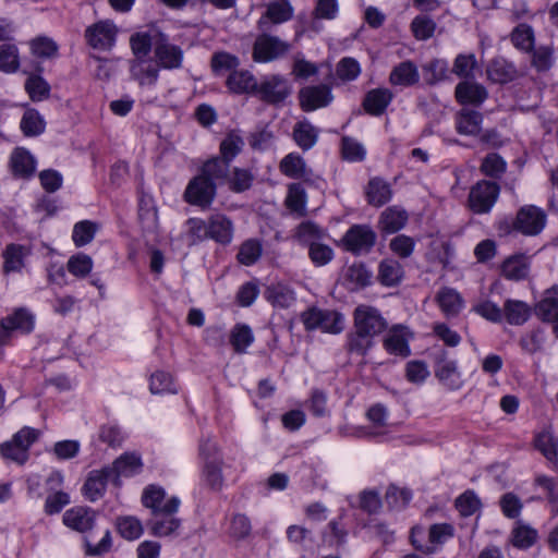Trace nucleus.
Returning <instances> with one entry per match:
<instances>
[{
  "instance_id": "obj_1",
  "label": "nucleus",
  "mask_w": 558,
  "mask_h": 558,
  "mask_svg": "<svg viewBox=\"0 0 558 558\" xmlns=\"http://www.w3.org/2000/svg\"><path fill=\"white\" fill-rule=\"evenodd\" d=\"M388 327L387 320L373 306L361 305L353 313V330L345 337L344 349L349 355L364 357L375 345V338Z\"/></svg>"
},
{
  "instance_id": "obj_2",
  "label": "nucleus",
  "mask_w": 558,
  "mask_h": 558,
  "mask_svg": "<svg viewBox=\"0 0 558 558\" xmlns=\"http://www.w3.org/2000/svg\"><path fill=\"white\" fill-rule=\"evenodd\" d=\"M547 217L545 211L536 205L521 206L515 217L504 215L494 222V228L499 238H507L513 233L525 236L538 235L546 226Z\"/></svg>"
},
{
  "instance_id": "obj_3",
  "label": "nucleus",
  "mask_w": 558,
  "mask_h": 558,
  "mask_svg": "<svg viewBox=\"0 0 558 558\" xmlns=\"http://www.w3.org/2000/svg\"><path fill=\"white\" fill-rule=\"evenodd\" d=\"M377 242V234L367 223H354L342 235L339 246L353 256L369 254Z\"/></svg>"
},
{
  "instance_id": "obj_4",
  "label": "nucleus",
  "mask_w": 558,
  "mask_h": 558,
  "mask_svg": "<svg viewBox=\"0 0 558 558\" xmlns=\"http://www.w3.org/2000/svg\"><path fill=\"white\" fill-rule=\"evenodd\" d=\"M500 195V185L495 181L480 180L470 190L468 207L474 215L489 214Z\"/></svg>"
},
{
  "instance_id": "obj_5",
  "label": "nucleus",
  "mask_w": 558,
  "mask_h": 558,
  "mask_svg": "<svg viewBox=\"0 0 558 558\" xmlns=\"http://www.w3.org/2000/svg\"><path fill=\"white\" fill-rule=\"evenodd\" d=\"M291 92V85L283 75L270 74L257 83L254 96L267 105L279 106L290 97Z\"/></svg>"
},
{
  "instance_id": "obj_6",
  "label": "nucleus",
  "mask_w": 558,
  "mask_h": 558,
  "mask_svg": "<svg viewBox=\"0 0 558 558\" xmlns=\"http://www.w3.org/2000/svg\"><path fill=\"white\" fill-rule=\"evenodd\" d=\"M434 373L438 381L450 391H457L463 387L464 381L458 362L449 359L448 351L445 349L435 354Z\"/></svg>"
},
{
  "instance_id": "obj_7",
  "label": "nucleus",
  "mask_w": 558,
  "mask_h": 558,
  "mask_svg": "<svg viewBox=\"0 0 558 558\" xmlns=\"http://www.w3.org/2000/svg\"><path fill=\"white\" fill-rule=\"evenodd\" d=\"M290 49V45L277 36L260 34L253 45L252 57L255 62H270L283 57Z\"/></svg>"
},
{
  "instance_id": "obj_8",
  "label": "nucleus",
  "mask_w": 558,
  "mask_h": 558,
  "mask_svg": "<svg viewBox=\"0 0 558 558\" xmlns=\"http://www.w3.org/2000/svg\"><path fill=\"white\" fill-rule=\"evenodd\" d=\"M184 52L178 45L170 43L169 37L161 33L158 35L155 49L154 60L160 69L175 70L182 66Z\"/></svg>"
},
{
  "instance_id": "obj_9",
  "label": "nucleus",
  "mask_w": 558,
  "mask_h": 558,
  "mask_svg": "<svg viewBox=\"0 0 558 558\" xmlns=\"http://www.w3.org/2000/svg\"><path fill=\"white\" fill-rule=\"evenodd\" d=\"M413 332L410 328L402 324L393 325L383 339V348L385 351L395 356L407 359L411 355L410 341Z\"/></svg>"
},
{
  "instance_id": "obj_10",
  "label": "nucleus",
  "mask_w": 558,
  "mask_h": 558,
  "mask_svg": "<svg viewBox=\"0 0 558 558\" xmlns=\"http://www.w3.org/2000/svg\"><path fill=\"white\" fill-rule=\"evenodd\" d=\"M118 34L116 24L109 20L99 21L85 31L87 44L96 50H110L114 44Z\"/></svg>"
},
{
  "instance_id": "obj_11",
  "label": "nucleus",
  "mask_w": 558,
  "mask_h": 558,
  "mask_svg": "<svg viewBox=\"0 0 558 558\" xmlns=\"http://www.w3.org/2000/svg\"><path fill=\"white\" fill-rule=\"evenodd\" d=\"M216 196V183L210 182L205 175L195 177L187 185L184 198L191 205L207 208Z\"/></svg>"
},
{
  "instance_id": "obj_12",
  "label": "nucleus",
  "mask_w": 558,
  "mask_h": 558,
  "mask_svg": "<svg viewBox=\"0 0 558 558\" xmlns=\"http://www.w3.org/2000/svg\"><path fill=\"white\" fill-rule=\"evenodd\" d=\"M142 502L151 509L154 515L174 514L180 506V500L177 497L165 500V490L155 485H150L144 490Z\"/></svg>"
},
{
  "instance_id": "obj_13",
  "label": "nucleus",
  "mask_w": 558,
  "mask_h": 558,
  "mask_svg": "<svg viewBox=\"0 0 558 558\" xmlns=\"http://www.w3.org/2000/svg\"><path fill=\"white\" fill-rule=\"evenodd\" d=\"M33 328L34 316L25 307H19L0 320V342L5 343L13 331L28 333Z\"/></svg>"
},
{
  "instance_id": "obj_14",
  "label": "nucleus",
  "mask_w": 558,
  "mask_h": 558,
  "mask_svg": "<svg viewBox=\"0 0 558 558\" xmlns=\"http://www.w3.org/2000/svg\"><path fill=\"white\" fill-rule=\"evenodd\" d=\"M456 534L454 526L451 523H433L428 527V542L430 545L422 544L411 536V544L415 550L424 555H433L436 553L435 545H444Z\"/></svg>"
},
{
  "instance_id": "obj_15",
  "label": "nucleus",
  "mask_w": 558,
  "mask_h": 558,
  "mask_svg": "<svg viewBox=\"0 0 558 558\" xmlns=\"http://www.w3.org/2000/svg\"><path fill=\"white\" fill-rule=\"evenodd\" d=\"M409 215L408 211L397 205L386 207L379 215L377 221V228L381 236L390 234H397L408 223Z\"/></svg>"
},
{
  "instance_id": "obj_16",
  "label": "nucleus",
  "mask_w": 558,
  "mask_h": 558,
  "mask_svg": "<svg viewBox=\"0 0 558 558\" xmlns=\"http://www.w3.org/2000/svg\"><path fill=\"white\" fill-rule=\"evenodd\" d=\"M393 97L395 95L389 88H372L365 93L362 99V108L371 117H380L386 113Z\"/></svg>"
},
{
  "instance_id": "obj_17",
  "label": "nucleus",
  "mask_w": 558,
  "mask_h": 558,
  "mask_svg": "<svg viewBox=\"0 0 558 558\" xmlns=\"http://www.w3.org/2000/svg\"><path fill=\"white\" fill-rule=\"evenodd\" d=\"M160 68L153 58L132 59L130 75L141 87L155 85L159 77Z\"/></svg>"
},
{
  "instance_id": "obj_18",
  "label": "nucleus",
  "mask_w": 558,
  "mask_h": 558,
  "mask_svg": "<svg viewBox=\"0 0 558 558\" xmlns=\"http://www.w3.org/2000/svg\"><path fill=\"white\" fill-rule=\"evenodd\" d=\"M534 313L543 323L558 324V284L546 289L542 299L534 305Z\"/></svg>"
},
{
  "instance_id": "obj_19",
  "label": "nucleus",
  "mask_w": 558,
  "mask_h": 558,
  "mask_svg": "<svg viewBox=\"0 0 558 558\" xmlns=\"http://www.w3.org/2000/svg\"><path fill=\"white\" fill-rule=\"evenodd\" d=\"M454 97L462 106H481L488 97L487 89L480 83L462 81L454 88Z\"/></svg>"
},
{
  "instance_id": "obj_20",
  "label": "nucleus",
  "mask_w": 558,
  "mask_h": 558,
  "mask_svg": "<svg viewBox=\"0 0 558 558\" xmlns=\"http://www.w3.org/2000/svg\"><path fill=\"white\" fill-rule=\"evenodd\" d=\"M364 194L367 204L377 208L388 204L393 196L390 183L381 177L371 178L365 186Z\"/></svg>"
},
{
  "instance_id": "obj_21",
  "label": "nucleus",
  "mask_w": 558,
  "mask_h": 558,
  "mask_svg": "<svg viewBox=\"0 0 558 558\" xmlns=\"http://www.w3.org/2000/svg\"><path fill=\"white\" fill-rule=\"evenodd\" d=\"M95 511L82 506L73 507L63 514V523L71 530L80 533L92 530L95 525Z\"/></svg>"
},
{
  "instance_id": "obj_22",
  "label": "nucleus",
  "mask_w": 558,
  "mask_h": 558,
  "mask_svg": "<svg viewBox=\"0 0 558 558\" xmlns=\"http://www.w3.org/2000/svg\"><path fill=\"white\" fill-rule=\"evenodd\" d=\"M109 480H112L114 483L112 470L108 466H105L101 470L92 471L83 486L85 497L90 501H96L101 498Z\"/></svg>"
},
{
  "instance_id": "obj_23",
  "label": "nucleus",
  "mask_w": 558,
  "mask_h": 558,
  "mask_svg": "<svg viewBox=\"0 0 558 558\" xmlns=\"http://www.w3.org/2000/svg\"><path fill=\"white\" fill-rule=\"evenodd\" d=\"M388 81L392 86L412 87L420 82V72L412 60H404L392 68Z\"/></svg>"
},
{
  "instance_id": "obj_24",
  "label": "nucleus",
  "mask_w": 558,
  "mask_h": 558,
  "mask_svg": "<svg viewBox=\"0 0 558 558\" xmlns=\"http://www.w3.org/2000/svg\"><path fill=\"white\" fill-rule=\"evenodd\" d=\"M530 269L531 263L524 253L510 255L501 264L502 276L512 281L526 279L530 274Z\"/></svg>"
},
{
  "instance_id": "obj_25",
  "label": "nucleus",
  "mask_w": 558,
  "mask_h": 558,
  "mask_svg": "<svg viewBox=\"0 0 558 558\" xmlns=\"http://www.w3.org/2000/svg\"><path fill=\"white\" fill-rule=\"evenodd\" d=\"M233 222L223 214H214L208 217L209 239L217 243L227 245L233 239Z\"/></svg>"
},
{
  "instance_id": "obj_26",
  "label": "nucleus",
  "mask_w": 558,
  "mask_h": 558,
  "mask_svg": "<svg viewBox=\"0 0 558 558\" xmlns=\"http://www.w3.org/2000/svg\"><path fill=\"white\" fill-rule=\"evenodd\" d=\"M486 74L492 83L505 85L517 78L518 71L512 62L498 57L489 61Z\"/></svg>"
},
{
  "instance_id": "obj_27",
  "label": "nucleus",
  "mask_w": 558,
  "mask_h": 558,
  "mask_svg": "<svg viewBox=\"0 0 558 558\" xmlns=\"http://www.w3.org/2000/svg\"><path fill=\"white\" fill-rule=\"evenodd\" d=\"M435 301L447 318L458 316L464 305L461 294L456 289L449 287L441 288L437 292Z\"/></svg>"
},
{
  "instance_id": "obj_28",
  "label": "nucleus",
  "mask_w": 558,
  "mask_h": 558,
  "mask_svg": "<svg viewBox=\"0 0 558 558\" xmlns=\"http://www.w3.org/2000/svg\"><path fill=\"white\" fill-rule=\"evenodd\" d=\"M258 81L248 70H235L229 73L226 85L233 94L255 95Z\"/></svg>"
},
{
  "instance_id": "obj_29",
  "label": "nucleus",
  "mask_w": 558,
  "mask_h": 558,
  "mask_svg": "<svg viewBox=\"0 0 558 558\" xmlns=\"http://www.w3.org/2000/svg\"><path fill=\"white\" fill-rule=\"evenodd\" d=\"M293 15V9L288 0H276L267 5L265 14L258 21V28L267 29L268 22L280 24L289 21Z\"/></svg>"
},
{
  "instance_id": "obj_30",
  "label": "nucleus",
  "mask_w": 558,
  "mask_h": 558,
  "mask_svg": "<svg viewBox=\"0 0 558 558\" xmlns=\"http://www.w3.org/2000/svg\"><path fill=\"white\" fill-rule=\"evenodd\" d=\"M161 32L151 28L147 32H137L130 37V47L134 54V59H147L151 48L155 49L156 40Z\"/></svg>"
},
{
  "instance_id": "obj_31",
  "label": "nucleus",
  "mask_w": 558,
  "mask_h": 558,
  "mask_svg": "<svg viewBox=\"0 0 558 558\" xmlns=\"http://www.w3.org/2000/svg\"><path fill=\"white\" fill-rule=\"evenodd\" d=\"M10 167L15 177L28 179L36 170V160L27 149L19 147L11 155Z\"/></svg>"
},
{
  "instance_id": "obj_32",
  "label": "nucleus",
  "mask_w": 558,
  "mask_h": 558,
  "mask_svg": "<svg viewBox=\"0 0 558 558\" xmlns=\"http://www.w3.org/2000/svg\"><path fill=\"white\" fill-rule=\"evenodd\" d=\"M482 123L483 114L476 110L461 109L456 114V130L461 135H478Z\"/></svg>"
},
{
  "instance_id": "obj_33",
  "label": "nucleus",
  "mask_w": 558,
  "mask_h": 558,
  "mask_svg": "<svg viewBox=\"0 0 558 558\" xmlns=\"http://www.w3.org/2000/svg\"><path fill=\"white\" fill-rule=\"evenodd\" d=\"M532 307L524 301L507 299L504 302V316L511 326H522L532 316Z\"/></svg>"
},
{
  "instance_id": "obj_34",
  "label": "nucleus",
  "mask_w": 558,
  "mask_h": 558,
  "mask_svg": "<svg viewBox=\"0 0 558 558\" xmlns=\"http://www.w3.org/2000/svg\"><path fill=\"white\" fill-rule=\"evenodd\" d=\"M534 447L550 464V469L558 472V441L548 432H539L533 440Z\"/></svg>"
},
{
  "instance_id": "obj_35",
  "label": "nucleus",
  "mask_w": 558,
  "mask_h": 558,
  "mask_svg": "<svg viewBox=\"0 0 558 558\" xmlns=\"http://www.w3.org/2000/svg\"><path fill=\"white\" fill-rule=\"evenodd\" d=\"M404 277L401 264L391 258L383 259L378 265L377 279L384 287H397Z\"/></svg>"
},
{
  "instance_id": "obj_36",
  "label": "nucleus",
  "mask_w": 558,
  "mask_h": 558,
  "mask_svg": "<svg viewBox=\"0 0 558 558\" xmlns=\"http://www.w3.org/2000/svg\"><path fill=\"white\" fill-rule=\"evenodd\" d=\"M413 499V492L409 487L400 488L396 484L388 485L385 493V502L391 511L404 510Z\"/></svg>"
},
{
  "instance_id": "obj_37",
  "label": "nucleus",
  "mask_w": 558,
  "mask_h": 558,
  "mask_svg": "<svg viewBox=\"0 0 558 558\" xmlns=\"http://www.w3.org/2000/svg\"><path fill=\"white\" fill-rule=\"evenodd\" d=\"M316 329L338 335L344 329V317L337 311L318 310L316 307Z\"/></svg>"
},
{
  "instance_id": "obj_38",
  "label": "nucleus",
  "mask_w": 558,
  "mask_h": 558,
  "mask_svg": "<svg viewBox=\"0 0 558 558\" xmlns=\"http://www.w3.org/2000/svg\"><path fill=\"white\" fill-rule=\"evenodd\" d=\"M28 254V250L20 244L11 243L3 251V271L5 274L20 271L24 267V257Z\"/></svg>"
},
{
  "instance_id": "obj_39",
  "label": "nucleus",
  "mask_w": 558,
  "mask_h": 558,
  "mask_svg": "<svg viewBox=\"0 0 558 558\" xmlns=\"http://www.w3.org/2000/svg\"><path fill=\"white\" fill-rule=\"evenodd\" d=\"M142 466L141 459L135 454H123L111 466L114 484L120 485V476H129L136 473Z\"/></svg>"
},
{
  "instance_id": "obj_40",
  "label": "nucleus",
  "mask_w": 558,
  "mask_h": 558,
  "mask_svg": "<svg viewBox=\"0 0 558 558\" xmlns=\"http://www.w3.org/2000/svg\"><path fill=\"white\" fill-rule=\"evenodd\" d=\"M86 553L98 556L109 551L111 547V535L108 529H101L96 533L85 536Z\"/></svg>"
},
{
  "instance_id": "obj_41",
  "label": "nucleus",
  "mask_w": 558,
  "mask_h": 558,
  "mask_svg": "<svg viewBox=\"0 0 558 558\" xmlns=\"http://www.w3.org/2000/svg\"><path fill=\"white\" fill-rule=\"evenodd\" d=\"M510 40L517 49L524 52L532 51L535 45L532 26L525 23L517 25L510 34Z\"/></svg>"
},
{
  "instance_id": "obj_42",
  "label": "nucleus",
  "mask_w": 558,
  "mask_h": 558,
  "mask_svg": "<svg viewBox=\"0 0 558 558\" xmlns=\"http://www.w3.org/2000/svg\"><path fill=\"white\" fill-rule=\"evenodd\" d=\"M538 533L534 527L519 524L511 532V544L518 549L526 550L535 545Z\"/></svg>"
},
{
  "instance_id": "obj_43",
  "label": "nucleus",
  "mask_w": 558,
  "mask_h": 558,
  "mask_svg": "<svg viewBox=\"0 0 558 558\" xmlns=\"http://www.w3.org/2000/svg\"><path fill=\"white\" fill-rule=\"evenodd\" d=\"M150 521V533L158 537H165L174 534L181 525V521L173 517V514H159L154 515Z\"/></svg>"
},
{
  "instance_id": "obj_44",
  "label": "nucleus",
  "mask_w": 558,
  "mask_h": 558,
  "mask_svg": "<svg viewBox=\"0 0 558 558\" xmlns=\"http://www.w3.org/2000/svg\"><path fill=\"white\" fill-rule=\"evenodd\" d=\"M454 507L460 517L469 518L480 511L482 508V501L474 490L466 489L456 498Z\"/></svg>"
},
{
  "instance_id": "obj_45",
  "label": "nucleus",
  "mask_w": 558,
  "mask_h": 558,
  "mask_svg": "<svg viewBox=\"0 0 558 558\" xmlns=\"http://www.w3.org/2000/svg\"><path fill=\"white\" fill-rule=\"evenodd\" d=\"M230 162L222 158H213L204 163L202 175H205L210 182H225L229 175Z\"/></svg>"
},
{
  "instance_id": "obj_46",
  "label": "nucleus",
  "mask_w": 558,
  "mask_h": 558,
  "mask_svg": "<svg viewBox=\"0 0 558 558\" xmlns=\"http://www.w3.org/2000/svg\"><path fill=\"white\" fill-rule=\"evenodd\" d=\"M239 65V58L226 51H217L210 58V68L215 75H223L226 72L231 73Z\"/></svg>"
},
{
  "instance_id": "obj_47",
  "label": "nucleus",
  "mask_w": 558,
  "mask_h": 558,
  "mask_svg": "<svg viewBox=\"0 0 558 558\" xmlns=\"http://www.w3.org/2000/svg\"><path fill=\"white\" fill-rule=\"evenodd\" d=\"M341 158L348 162H361L366 158L365 147L355 138L343 136L340 144Z\"/></svg>"
},
{
  "instance_id": "obj_48",
  "label": "nucleus",
  "mask_w": 558,
  "mask_h": 558,
  "mask_svg": "<svg viewBox=\"0 0 558 558\" xmlns=\"http://www.w3.org/2000/svg\"><path fill=\"white\" fill-rule=\"evenodd\" d=\"M291 239L299 245L308 248V257L314 262V222H301L293 231Z\"/></svg>"
},
{
  "instance_id": "obj_49",
  "label": "nucleus",
  "mask_w": 558,
  "mask_h": 558,
  "mask_svg": "<svg viewBox=\"0 0 558 558\" xmlns=\"http://www.w3.org/2000/svg\"><path fill=\"white\" fill-rule=\"evenodd\" d=\"M480 170L486 177L500 179L507 170V162L499 154L489 153L483 159Z\"/></svg>"
},
{
  "instance_id": "obj_50",
  "label": "nucleus",
  "mask_w": 558,
  "mask_h": 558,
  "mask_svg": "<svg viewBox=\"0 0 558 558\" xmlns=\"http://www.w3.org/2000/svg\"><path fill=\"white\" fill-rule=\"evenodd\" d=\"M435 21L427 15H416L410 25L412 35L417 40H427L432 38L436 31Z\"/></svg>"
},
{
  "instance_id": "obj_51",
  "label": "nucleus",
  "mask_w": 558,
  "mask_h": 558,
  "mask_svg": "<svg viewBox=\"0 0 558 558\" xmlns=\"http://www.w3.org/2000/svg\"><path fill=\"white\" fill-rule=\"evenodd\" d=\"M21 130L25 136H37L45 131V121L35 109H27L21 120Z\"/></svg>"
},
{
  "instance_id": "obj_52",
  "label": "nucleus",
  "mask_w": 558,
  "mask_h": 558,
  "mask_svg": "<svg viewBox=\"0 0 558 558\" xmlns=\"http://www.w3.org/2000/svg\"><path fill=\"white\" fill-rule=\"evenodd\" d=\"M305 203L306 194L302 185L300 183L291 184L286 198L287 208L302 217L305 215Z\"/></svg>"
},
{
  "instance_id": "obj_53",
  "label": "nucleus",
  "mask_w": 558,
  "mask_h": 558,
  "mask_svg": "<svg viewBox=\"0 0 558 558\" xmlns=\"http://www.w3.org/2000/svg\"><path fill=\"white\" fill-rule=\"evenodd\" d=\"M347 280L356 287L365 288L372 283L373 272L367 268L365 263L355 262L348 267L345 274Z\"/></svg>"
},
{
  "instance_id": "obj_54",
  "label": "nucleus",
  "mask_w": 558,
  "mask_h": 558,
  "mask_svg": "<svg viewBox=\"0 0 558 558\" xmlns=\"http://www.w3.org/2000/svg\"><path fill=\"white\" fill-rule=\"evenodd\" d=\"M477 68V61L473 53H460L453 61L452 72L460 78H473L474 70Z\"/></svg>"
},
{
  "instance_id": "obj_55",
  "label": "nucleus",
  "mask_w": 558,
  "mask_h": 558,
  "mask_svg": "<svg viewBox=\"0 0 558 558\" xmlns=\"http://www.w3.org/2000/svg\"><path fill=\"white\" fill-rule=\"evenodd\" d=\"M262 245L257 240H246L239 248L236 258L240 264L251 266L255 264L262 256Z\"/></svg>"
},
{
  "instance_id": "obj_56",
  "label": "nucleus",
  "mask_w": 558,
  "mask_h": 558,
  "mask_svg": "<svg viewBox=\"0 0 558 558\" xmlns=\"http://www.w3.org/2000/svg\"><path fill=\"white\" fill-rule=\"evenodd\" d=\"M222 464L221 457L214 458L213 460L206 458L204 474L208 485L215 490H219L223 484Z\"/></svg>"
},
{
  "instance_id": "obj_57",
  "label": "nucleus",
  "mask_w": 558,
  "mask_h": 558,
  "mask_svg": "<svg viewBox=\"0 0 558 558\" xmlns=\"http://www.w3.org/2000/svg\"><path fill=\"white\" fill-rule=\"evenodd\" d=\"M359 508L367 514H377L383 508V498L376 489H364L359 495Z\"/></svg>"
},
{
  "instance_id": "obj_58",
  "label": "nucleus",
  "mask_w": 558,
  "mask_h": 558,
  "mask_svg": "<svg viewBox=\"0 0 558 558\" xmlns=\"http://www.w3.org/2000/svg\"><path fill=\"white\" fill-rule=\"evenodd\" d=\"M243 146V138L235 132H230L220 143V158L231 162L241 153Z\"/></svg>"
},
{
  "instance_id": "obj_59",
  "label": "nucleus",
  "mask_w": 558,
  "mask_h": 558,
  "mask_svg": "<svg viewBox=\"0 0 558 558\" xmlns=\"http://www.w3.org/2000/svg\"><path fill=\"white\" fill-rule=\"evenodd\" d=\"M252 330L246 325H236L231 331L230 343L236 353H244L246 348L253 342Z\"/></svg>"
},
{
  "instance_id": "obj_60",
  "label": "nucleus",
  "mask_w": 558,
  "mask_h": 558,
  "mask_svg": "<svg viewBox=\"0 0 558 558\" xmlns=\"http://www.w3.org/2000/svg\"><path fill=\"white\" fill-rule=\"evenodd\" d=\"M117 529L120 535L129 541L136 539L143 534V525L135 517L118 518Z\"/></svg>"
},
{
  "instance_id": "obj_61",
  "label": "nucleus",
  "mask_w": 558,
  "mask_h": 558,
  "mask_svg": "<svg viewBox=\"0 0 558 558\" xmlns=\"http://www.w3.org/2000/svg\"><path fill=\"white\" fill-rule=\"evenodd\" d=\"M25 89L33 101H41L50 93L49 84L39 75H31L25 82Z\"/></svg>"
},
{
  "instance_id": "obj_62",
  "label": "nucleus",
  "mask_w": 558,
  "mask_h": 558,
  "mask_svg": "<svg viewBox=\"0 0 558 558\" xmlns=\"http://www.w3.org/2000/svg\"><path fill=\"white\" fill-rule=\"evenodd\" d=\"M415 240L407 234H397L389 242V250L400 258L410 257L415 250Z\"/></svg>"
},
{
  "instance_id": "obj_63",
  "label": "nucleus",
  "mask_w": 558,
  "mask_h": 558,
  "mask_svg": "<svg viewBox=\"0 0 558 558\" xmlns=\"http://www.w3.org/2000/svg\"><path fill=\"white\" fill-rule=\"evenodd\" d=\"M19 64L17 48L13 44H0V70L12 73L17 70Z\"/></svg>"
},
{
  "instance_id": "obj_64",
  "label": "nucleus",
  "mask_w": 558,
  "mask_h": 558,
  "mask_svg": "<svg viewBox=\"0 0 558 558\" xmlns=\"http://www.w3.org/2000/svg\"><path fill=\"white\" fill-rule=\"evenodd\" d=\"M279 169L289 178H301L304 174L305 162L301 156L292 153L280 161Z\"/></svg>"
}]
</instances>
